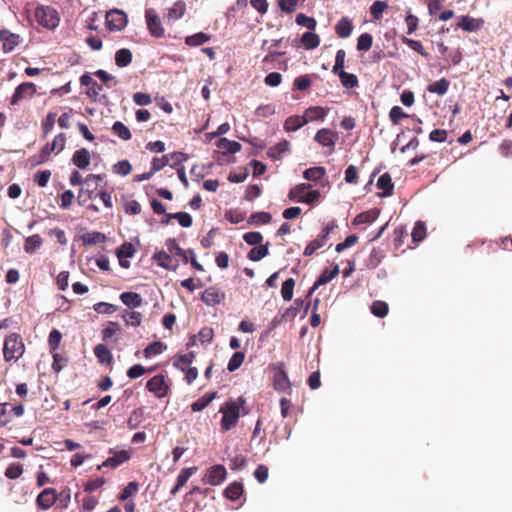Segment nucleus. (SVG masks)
<instances>
[{
	"mask_svg": "<svg viewBox=\"0 0 512 512\" xmlns=\"http://www.w3.org/2000/svg\"><path fill=\"white\" fill-rule=\"evenodd\" d=\"M25 352L23 339L18 333L6 336L3 347V357L6 362H17Z\"/></svg>",
	"mask_w": 512,
	"mask_h": 512,
	"instance_id": "f257e3e1",
	"label": "nucleus"
},
{
	"mask_svg": "<svg viewBox=\"0 0 512 512\" xmlns=\"http://www.w3.org/2000/svg\"><path fill=\"white\" fill-rule=\"evenodd\" d=\"M110 453H113V456L108 457L100 466L101 467H111L116 468L122 465L124 462L128 461L131 457L130 452L127 450L113 451L110 450Z\"/></svg>",
	"mask_w": 512,
	"mask_h": 512,
	"instance_id": "2eb2a0df",
	"label": "nucleus"
},
{
	"mask_svg": "<svg viewBox=\"0 0 512 512\" xmlns=\"http://www.w3.org/2000/svg\"><path fill=\"white\" fill-rule=\"evenodd\" d=\"M268 244L269 243H267L266 245H258L253 247L248 253V258L251 261H259L265 256H267L269 253Z\"/></svg>",
	"mask_w": 512,
	"mask_h": 512,
	"instance_id": "49530a36",
	"label": "nucleus"
},
{
	"mask_svg": "<svg viewBox=\"0 0 512 512\" xmlns=\"http://www.w3.org/2000/svg\"><path fill=\"white\" fill-rule=\"evenodd\" d=\"M339 274V266L335 265L331 270L328 268L324 269L320 276L315 281L314 285L309 290L308 295H311L314 293L315 290H317L321 285H324L328 282H330L333 278H335Z\"/></svg>",
	"mask_w": 512,
	"mask_h": 512,
	"instance_id": "f3484780",
	"label": "nucleus"
},
{
	"mask_svg": "<svg viewBox=\"0 0 512 512\" xmlns=\"http://www.w3.org/2000/svg\"><path fill=\"white\" fill-rule=\"evenodd\" d=\"M135 248L131 243H124L116 252L119 259L130 258L134 255Z\"/></svg>",
	"mask_w": 512,
	"mask_h": 512,
	"instance_id": "774afa93",
	"label": "nucleus"
},
{
	"mask_svg": "<svg viewBox=\"0 0 512 512\" xmlns=\"http://www.w3.org/2000/svg\"><path fill=\"white\" fill-rule=\"evenodd\" d=\"M373 43V37L369 33H363L357 40V50L368 51Z\"/></svg>",
	"mask_w": 512,
	"mask_h": 512,
	"instance_id": "680f3d73",
	"label": "nucleus"
},
{
	"mask_svg": "<svg viewBox=\"0 0 512 512\" xmlns=\"http://www.w3.org/2000/svg\"><path fill=\"white\" fill-rule=\"evenodd\" d=\"M238 400L243 402L242 398H239ZM241 405L242 403L231 401L227 402L225 407L220 409V412L222 413L221 428L224 431L230 430L237 424Z\"/></svg>",
	"mask_w": 512,
	"mask_h": 512,
	"instance_id": "7ed1b4c3",
	"label": "nucleus"
},
{
	"mask_svg": "<svg viewBox=\"0 0 512 512\" xmlns=\"http://www.w3.org/2000/svg\"><path fill=\"white\" fill-rule=\"evenodd\" d=\"M9 406V403H0V428L6 426L12 420Z\"/></svg>",
	"mask_w": 512,
	"mask_h": 512,
	"instance_id": "69168bd1",
	"label": "nucleus"
},
{
	"mask_svg": "<svg viewBox=\"0 0 512 512\" xmlns=\"http://www.w3.org/2000/svg\"><path fill=\"white\" fill-rule=\"evenodd\" d=\"M145 18L150 34L156 38L163 37L165 30L155 10L152 8L147 9L145 11Z\"/></svg>",
	"mask_w": 512,
	"mask_h": 512,
	"instance_id": "6e6552de",
	"label": "nucleus"
},
{
	"mask_svg": "<svg viewBox=\"0 0 512 512\" xmlns=\"http://www.w3.org/2000/svg\"><path fill=\"white\" fill-rule=\"evenodd\" d=\"M450 82L446 78H442L438 81L433 82L427 87V90L430 93H435L437 95L443 96L447 93L449 89Z\"/></svg>",
	"mask_w": 512,
	"mask_h": 512,
	"instance_id": "72a5a7b5",
	"label": "nucleus"
},
{
	"mask_svg": "<svg viewBox=\"0 0 512 512\" xmlns=\"http://www.w3.org/2000/svg\"><path fill=\"white\" fill-rule=\"evenodd\" d=\"M407 117L408 114L399 106H393L389 112V119L394 125H398L402 119Z\"/></svg>",
	"mask_w": 512,
	"mask_h": 512,
	"instance_id": "e2e57ef3",
	"label": "nucleus"
},
{
	"mask_svg": "<svg viewBox=\"0 0 512 512\" xmlns=\"http://www.w3.org/2000/svg\"><path fill=\"white\" fill-rule=\"evenodd\" d=\"M216 392H209L194 402V411H201L215 398Z\"/></svg>",
	"mask_w": 512,
	"mask_h": 512,
	"instance_id": "0e129e2a",
	"label": "nucleus"
},
{
	"mask_svg": "<svg viewBox=\"0 0 512 512\" xmlns=\"http://www.w3.org/2000/svg\"><path fill=\"white\" fill-rule=\"evenodd\" d=\"M80 84L88 87L87 95L93 101H97L98 96L103 89L102 85L98 84L89 73H85L80 77Z\"/></svg>",
	"mask_w": 512,
	"mask_h": 512,
	"instance_id": "4468645a",
	"label": "nucleus"
},
{
	"mask_svg": "<svg viewBox=\"0 0 512 512\" xmlns=\"http://www.w3.org/2000/svg\"><path fill=\"white\" fill-rule=\"evenodd\" d=\"M289 148H290V143L287 141V140H283L281 142H279L278 144L270 147L267 151V155L268 157L274 159V160H279L282 158V155L289 151Z\"/></svg>",
	"mask_w": 512,
	"mask_h": 512,
	"instance_id": "c85d7f7f",
	"label": "nucleus"
},
{
	"mask_svg": "<svg viewBox=\"0 0 512 512\" xmlns=\"http://www.w3.org/2000/svg\"><path fill=\"white\" fill-rule=\"evenodd\" d=\"M244 359H245L244 352H240V351L235 352L228 362L227 369L230 372L236 371L242 365Z\"/></svg>",
	"mask_w": 512,
	"mask_h": 512,
	"instance_id": "5fc2aeb1",
	"label": "nucleus"
},
{
	"mask_svg": "<svg viewBox=\"0 0 512 512\" xmlns=\"http://www.w3.org/2000/svg\"><path fill=\"white\" fill-rule=\"evenodd\" d=\"M377 187L383 190V196H391L393 194L394 184L389 173H384L378 178Z\"/></svg>",
	"mask_w": 512,
	"mask_h": 512,
	"instance_id": "c756f323",
	"label": "nucleus"
},
{
	"mask_svg": "<svg viewBox=\"0 0 512 512\" xmlns=\"http://www.w3.org/2000/svg\"><path fill=\"white\" fill-rule=\"evenodd\" d=\"M310 188L311 185L308 183H301L292 187L288 193L289 200L307 204L316 202L320 198L321 194L318 190L306 193V190Z\"/></svg>",
	"mask_w": 512,
	"mask_h": 512,
	"instance_id": "f03ea898",
	"label": "nucleus"
},
{
	"mask_svg": "<svg viewBox=\"0 0 512 512\" xmlns=\"http://www.w3.org/2000/svg\"><path fill=\"white\" fill-rule=\"evenodd\" d=\"M301 43L307 50L315 49L320 44V38L312 32H305L301 37Z\"/></svg>",
	"mask_w": 512,
	"mask_h": 512,
	"instance_id": "4c0bfd02",
	"label": "nucleus"
},
{
	"mask_svg": "<svg viewBox=\"0 0 512 512\" xmlns=\"http://www.w3.org/2000/svg\"><path fill=\"white\" fill-rule=\"evenodd\" d=\"M401 41L403 44L407 45L413 51L417 52L423 57H428V53L425 51L422 43L418 40L410 39L406 36H402Z\"/></svg>",
	"mask_w": 512,
	"mask_h": 512,
	"instance_id": "de8ad7c7",
	"label": "nucleus"
},
{
	"mask_svg": "<svg viewBox=\"0 0 512 512\" xmlns=\"http://www.w3.org/2000/svg\"><path fill=\"white\" fill-rule=\"evenodd\" d=\"M224 299V293L217 287H209L202 293V300L209 306H215Z\"/></svg>",
	"mask_w": 512,
	"mask_h": 512,
	"instance_id": "a211bd4d",
	"label": "nucleus"
},
{
	"mask_svg": "<svg viewBox=\"0 0 512 512\" xmlns=\"http://www.w3.org/2000/svg\"><path fill=\"white\" fill-rule=\"evenodd\" d=\"M106 239V235L98 231L87 232L81 236L82 243L85 246L101 244L106 242Z\"/></svg>",
	"mask_w": 512,
	"mask_h": 512,
	"instance_id": "bb28decb",
	"label": "nucleus"
},
{
	"mask_svg": "<svg viewBox=\"0 0 512 512\" xmlns=\"http://www.w3.org/2000/svg\"><path fill=\"white\" fill-rule=\"evenodd\" d=\"M185 10H186L185 3L182 1H178V2L174 3V5L169 9L168 17L170 19L177 20L184 15Z\"/></svg>",
	"mask_w": 512,
	"mask_h": 512,
	"instance_id": "4d7b16f0",
	"label": "nucleus"
},
{
	"mask_svg": "<svg viewBox=\"0 0 512 512\" xmlns=\"http://www.w3.org/2000/svg\"><path fill=\"white\" fill-rule=\"evenodd\" d=\"M112 132L117 135L120 139L128 141L131 139L132 134L127 126L121 121H116L112 126Z\"/></svg>",
	"mask_w": 512,
	"mask_h": 512,
	"instance_id": "37998d69",
	"label": "nucleus"
},
{
	"mask_svg": "<svg viewBox=\"0 0 512 512\" xmlns=\"http://www.w3.org/2000/svg\"><path fill=\"white\" fill-rule=\"evenodd\" d=\"M127 24L126 14L118 9H113L106 14V25L110 31H120Z\"/></svg>",
	"mask_w": 512,
	"mask_h": 512,
	"instance_id": "0eeeda50",
	"label": "nucleus"
},
{
	"mask_svg": "<svg viewBox=\"0 0 512 512\" xmlns=\"http://www.w3.org/2000/svg\"><path fill=\"white\" fill-rule=\"evenodd\" d=\"M226 476V468L223 465L218 464L207 470L204 476V481L210 485L216 486L221 484L226 479Z\"/></svg>",
	"mask_w": 512,
	"mask_h": 512,
	"instance_id": "9b49d317",
	"label": "nucleus"
},
{
	"mask_svg": "<svg viewBox=\"0 0 512 512\" xmlns=\"http://www.w3.org/2000/svg\"><path fill=\"white\" fill-rule=\"evenodd\" d=\"M388 8L387 2L375 1L370 6V14L374 20H380L383 17V12Z\"/></svg>",
	"mask_w": 512,
	"mask_h": 512,
	"instance_id": "8fccbe9b",
	"label": "nucleus"
},
{
	"mask_svg": "<svg viewBox=\"0 0 512 512\" xmlns=\"http://www.w3.org/2000/svg\"><path fill=\"white\" fill-rule=\"evenodd\" d=\"M371 312L376 317L383 318L388 313V304L380 300L374 301L371 305Z\"/></svg>",
	"mask_w": 512,
	"mask_h": 512,
	"instance_id": "864d4df0",
	"label": "nucleus"
},
{
	"mask_svg": "<svg viewBox=\"0 0 512 512\" xmlns=\"http://www.w3.org/2000/svg\"><path fill=\"white\" fill-rule=\"evenodd\" d=\"M192 475V468H185L179 473L175 486L171 489V494L175 495L188 481Z\"/></svg>",
	"mask_w": 512,
	"mask_h": 512,
	"instance_id": "79ce46f5",
	"label": "nucleus"
},
{
	"mask_svg": "<svg viewBox=\"0 0 512 512\" xmlns=\"http://www.w3.org/2000/svg\"><path fill=\"white\" fill-rule=\"evenodd\" d=\"M385 257L384 251L380 248H373L367 259V267L374 269L380 265Z\"/></svg>",
	"mask_w": 512,
	"mask_h": 512,
	"instance_id": "58836bf2",
	"label": "nucleus"
},
{
	"mask_svg": "<svg viewBox=\"0 0 512 512\" xmlns=\"http://www.w3.org/2000/svg\"><path fill=\"white\" fill-rule=\"evenodd\" d=\"M166 349V345L161 341L150 343L143 351L145 358H151L161 354Z\"/></svg>",
	"mask_w": 512,
	"mask_h": 512,
	"instance_id": "ea45409f",
	"label": "nucleus"
},
{
	"mask_svg": "<svg viewBox=\"0 0 512 512\" xmlns=\"http://www.w3.org/2000/svg\"><path fill=\"white\" fill-rule=\"evenodd\" d=\"M23 465L20 463H12L5 470V476L8 479H18L23 473Z\"/></svg>",
	"mask_w": 512,
	"mask_h": 512,
	"instance_id": "13d9d810",
	"label": "nucleus"
},
{
	"mask_svg": "<svg viewBox=\"0 0 512 512\" xmlns=\"http://www.w3.org/2000/svg\"><path fill=\"white\" fill-rule=\"evenodd\" d=\"M337 75L339 76L340 82L344 88L350 89L359 85L358 77L355 74L343 71Z\"/></svg>",
	"mask_w": 512,
	"mask_h": 512,
	"instance_id": "a19ab883",
	"label": "nucleus"
},
{
	"mask_svg": "<svg viewBox=\"0 0 512 512\" xmlns=\"http://www.w3.org/2000/svg\"><path fill=\"white\" fill-rule=\"evenodd\" d=\"M269 369L274 372L273 374V387L277 391H287L291 389V383L285 372V364H271Z\"/></svg>",
	"mask_w": 512,
	"mask_h": 512,
	"instance_id": "39448f33",
	"label": "nucleus"
},
{
	"mask_svg": "<svg viewBox=\"0 0 512 512\" xmlns=\"http://www.w3.org/2000/svg\"><path fill=\"white\" fill-rule=\"evenodd\" d=\"M353 31V23L348 17L341 18L336 26L335 32L340 38H347L351 35Z\"/></svg>",
	"mask_w": 512,
	"mask_h": 512,
	"instance_id": "a878e982",
	"label": "nucleus"
},
{
	"mask_svg": "<svg viewBox=\"0 0 512 512\" xmlns=\"http://www.w3.org/2000/svg\"><path fill=\"white\" fill-rule=\"evenodd\" d=\"M411 236H412L413 242H415V243L421 242L426 237L425 224L421 221H418L412 230Z\"/></svg>",
	"mask_w": 512,
	"mask_h": 512,
	"instance_id": "052dcab7",
	"label": "nucleus"
},
{
	"mask_svg": "<svg viewBox=\"0 0 512 512\" xmlns=\"http://www.w3.org/2000/svg\"><path fill=\"white\" fill-rule=\"evenodd\" d=\"M345 57H346V52L343 49H339L336 52L335 64L332 68V72L334 74L337 75L344 71Z\"/></svg>",
	"mask_w": 512,
	"mask_h": 512,
	"instance_id": "bf43d9fd",
	"label": "nucleus"
},
{
	"mask_svg": "<svg viewBox=\"0 0 512 512\" xmlns=\"http://www.w3.org/2000/svg\"><path fill=\"white\" fill-rule=\"evenodd\" d=\"M296 23L301 26H305L310 30H314L316 27V20L312 17L306 16L305 14H298L295 19Z\"/></svg>",
	"mask_w": 512,
	"mask_h": 512,
	"instance_id": "338daca9",
	"label": "nucleus"
},
{
	"mask_svg": "<svg viewBox=\"0 0 512 512\" xmlns=\"http://www.w3.org/2000/svg\"><path fill=\"white\" fill-rule=\"evenodd\" d=\"M146 388L158 398L164 397L168 392V386L165 382L164 376L161 374L152 377L147 382Z\"/></svg>",
	"mask_w": 512,
	"mask_h": 512,
	"instance_id": "f8f14e48",
	"label": "nucleus"
},
{
	"mask_svg": "<svg viewBox=\"0 0 512 512\" xmlns=\"http://www.w3.org/2000/svg\"><path fill=\"white\" fill-rule=\"evenodd\" d=\"M120 300L128 308H138L143 303L141 295L136 292H123L120 295Z\"/></svg>",
	"mask_w": 512,
	"mask_h": 512,
	"instance_id": "b1692460",
	"label": "nucleus"
},
{
	"mask_svg": "<svg viewBox=\"0 0 512 512\" xmlns=\"http://www.w3.org/2000/svg\"><path fill=\"white\" fill-rule=\"evenodd\" d=\"M307 124V119H304V116H290L285 120L284 129L288 132L296 131L300 129L302 126Z\"/></svg>",
	"mask_w": 512,
	"mask_h": 512,
	"instance_id": "2f4dec72",
	"label": "nucleus"
},
{
	"mask_svg": "<svg viewBox=\"0 0 512 512\" xmlns=\"http://www.w3.org/2000/svg\"><path fill=\"white\" fill-rule=\"evenodd\" d=\"M244 494V487L241 482L234 481L224 490V496L230 501H237Z\"/></svg>",
	"mask_w": 512,
	"mask_h": 512,
	"instance_id": "4be33fe9",
	"label": "nucleus"
},
{
	"mask_svg": "<svg viewBox=\"0 0 512 512\" xmlns=\"http://www.w3.org/2000/svg\"><path fill=\"white\" fill-rule=\"evenodd\" d=\"M326 174V170L324 167L315 166L309 169H306L303 173V177L308 181L317 182L322 179Z\"/></svg>",
	"mask_w": 512,
	"mask_h": 512,
	"instance_id": "c9c22d12",
	"label": "nucleus"
},
{
	"mask_svg": "<svg viewBox=\"0 0 512 512\" xmlns=\"http://www.w3.org/2000/svg\"><path fill=\"white\" fill-rule=\"evenodd\" d=\"M328 110L321 106H312L305 110L304 119L308 122L312 121H323L327 116Z\"/></svg>",
	"mask_w": 512,
	"mask_h": 512,
	"instance_id": "412c9836",
	"label": "nucleus"
},
{
	"mask_svg": "<svg viewBox=\"0 0 512 512\" xmlns=\"http://www.w3.org/2000/svg\"><path fill=\"white\" fill-rule=\"evenodd\" d=\"M43 240L39 234H34L25 239L24 251L28 254L34 253L41 247Z\"/></svg>",
	"mask_w": 512,
	"mask_h": 512,
	"instance_id": "473e14b6",
	"label": "nucleus"
},
{
	"mask_svg": "<svg viewBox=\"0 0 512 512\" xmlns=\"http://www.w3.org/2000/svg\"><path fill=\"white\" fill-rule=\"evenodd\" d=\"M173 365L185 373L188 383L192 382V353L180 354L174 357Z\"/></svg>",
	"mask_w": 512,
	"mask_h": 512,
	"instance_id": "9d476101",
	"label": "nucleus"
},
{
	"mask_svg": "<svg viewBox=\"0 0 512 512\" xmlns=\"http://www.w3.org/2000/svg\"><path fill=\"white\" fill-rule=\"evenodd\" d=\"M326 244L325 236H318L316 239L308 243L304 250L305 256L313 255L318 249L322 248Z\"/></svg>",
	"mask_w": 512,
	"mask_h": 512,
	"instance_id": "09e8293b",
	"label": "nucleus"
},
{
	"mask_svg": "<svg viewBox=\"0 0 512 512\" xmlns=\"http://www.w3.org/2000/svg\"><path fill=\"white\" fill-rule=\"evenodd\" d=\"M35 17L40 25L48 29H54L59 24L58 13L50 6L37 8Z\"/></svg>",
	"mask_w": 512,
	"mask_h": 512,
	"instance_id": "20e7f679",
	"label": "nucleus"
},
{
	"mask_svg": "<svg viewBox=\"0 0 512 512\" xmlns=\"http://www.w3.org/2000/svg\"><path fill=\"white\" fill-rule=\"evenodd\" d=\"M94 354L98 361L102 364H109L112 361V354L104 344H98L94 348Z\"/></svg>",
	"mask_w": 512,
	"mask_h": 512,
	"instance_id": "f704fd0d",
	"label": "nucleus"
},
{
	"mask_svg": "<svg viewBox=\"0 0 512 512\" xmlns=\"http://www.w3.org/2000/svg\"><path fill=\"white\" fill-rule=\"evenodd\" d=\"M0 40L6 53L13 51L20 44V36L6 29L0 30Z\"/></svg>",
	"mask_w": 512,
	"mask_h": 512,
	"instance_id": "dca6fc26",
	"label": "nucleus"
},
{
	"mask_svg": "<svg viewBox=\"0 0 512 512\" xmlns=\"http://www.w3.org/2000/svg\"><path fill=\"white\" fill-rule=\"evenodd\" d=\"M143 418H144L143 408L134 409L127 420L128 427L130 429H136L143 421Z\"/></svg>",
	"mask_w": 512,
	"mask_h": 512,
	"instance_id": "c03bdc74",
	"label": "nucleus"
},
{
	"mask_svg": "<svg viewBox=\"0 0 512 512\" xmlns=\"http://www.w3.org/2000/svg\"><path fill=\"white\" fill-rule=\"evenodd\" d=\"M121 317L126 325L138 327L142 323L143 315L138 311L124 310Z\"/></svg>",
	"mask_w": 512,
	"mask_h": 512,
	"instance_id": "7c9ffc66",
	"label": "nucleus"
},
{
	"mask_svg": "<svg viewBox=\"0 0 512 512\" xmlns=\"http://www.w3.org/2000/svg\"><path fill=\"white\" fill-rule=\"evenodd\" d=\"M294 286L295 280L293 278H289L283 282L281 288V295L285 301H290L292 299Z\"/></svg>",
	"mask_w": 512,
	"mask_h": 512,
	"instance_id": "6e6d98bb",
	"label": "nucleus"
},
{
	"mask_svg": "<svg viewBox=\"0 0 512 512\" xmlns=\"http://www.w3.org/2000/svg\"><path fill=\"white\" fill-rule=\"evenodd\" d=\"M216 145L224 154H235L241 150L239 142L227 138H220Z\"/></svg>",
	"mask_w": 512,
	"mask_h": 512,
	"instance_id": "393cba45",
	"label": "nucleus"
},
{
	"mask_svg": "<svg viewBox=\"0 0 512 512\" xmlns=\"http://www.w3.org/2000/svg\"><path fill=\"white\" fill-rule=\"evenodd\" d=\"M272 220V216L268 212L252 213L248 219V223L252 225L268 224Z\"/></svg>",
	"mask_w": 512,
	"mask_h": 512,
	"instance_id": "a18cd8bd",
	"label": "nucleus"
},
{
	"mask_svg": "<svg viewBox=\"0 0 512 512\" xmlns=\"http://www.w3.org/2000/svg\"><path fill=\"white\" fill-rule=\"evenodd\" d=\"M338 138V133L328 128H322L318 130L314 136V140L319 145H321L322 147L330 148L332 151L335 148Z\"/></svg>",
	"mask_w": 512,
	"mask_h": 512,
	"instance_id": "1a4fd4ad",
	"label": "nucleus"
},
{
	"mask_svg": "<svg viewBox=\"0 0 512 512\" xmlns=\"http://www.w3.org/2000/svg\"><path fill=\"white\" fill-rule=\"evenodd\" d=\"M57 114L54 112H49L46 115V118L42 121V137L46 138L48 134L52 131Z\"/></svg>",
	"mask_w": 512,
	"mask_h": 512,
	"instance_id": "3c124183",
	"label": "nucleus"
},
{
	"mask_svg": "<svg viewBox=\"0 0 512 512\" xmlns=\"http://www.w3.org/2000/svg\"><path fill=\"white\" fill-rule=\"evenodd\" d=\"M132 62V53L127 48L119 49L115 54V64L118 67H126Z\"/></svg>",
	"mask_w": 512,
	"mask_h": 512,
	"instance_id": "e433bc0d",
	"label": "nucleus"
},
{
	"mask_svg": "<svg viewBox=\"0 0 512 512\" xmlns=\"http://www.w3.org/2000/svg\"><path fill=\"white\" fill-rule=\"evenodd\" d=\"M483 23L484 21L482 19H476L468 15H465L461 16L460 21L457 24V27L467 32H473L479 30L482 27Z\"/></svg>",
	"mask_w": 512,
	"mask_h": 512,
	"instance_id": "aec40b11",
	"label": "nucleus"
},
{
	"mask_svg": "<svg viewBox=\"0 0 512 512\" xmlns=\"http://www.w3.org/2000/svg\"><path fill=\"white\" fill-rule=\"evenodd\" d=\"M37 93L36 85L32 82H23L15 88L10 98V104L15 106L21 101L31 99Z\"/></svg>",
	"mask_w": 512,
	"mask_h": 512,
	"instance_id": "423d86ee",
	"label": "nucleus"
},
{
	"mask_svg": "<svg viewBox=\"0 0 512 512\" xmlns=\"http://www.w3.org/2000/svg\"><path fill=\"white\" fill-rule=\"evenodd\" d=\"M380 214V211L376 208L358 214L354 220V225L369 224L374 222Z\"/></svg>",
	"mask_w": 512,
	"mask_h": 512,
	"instance_id": "cd10ccee",
	"label": "nucleus"
},
{
	"mask_svg": "<svg viewBox=\"0 0 512 512\" xmlns=\"http://www.w3.org/2000/svg\"><path fill=\"white\" fill-rule=\"evenodd\" d=\"M167 247L171 255L181 257L185 263H188L189 260L192 262V252L190 250L184 251L174 239L167 241Z\"/></svg>",
	"mask_w": 512,
	"mask_h": 512,
	"instance_id": "5701e85b",
	"label": "nucleus"
},
{
	"mask_svg": "<svg viewBox=\"0 0 512 512\" xmlns=\"http://www.w3.org/2000/svg\"><path fill=\"white\" fill-rule=\"evenodd\" d=\"M71 161L76 167L84 170L90 165V152L86 148L76 150L72 156Z\"/></svg>",
	"mask_w": 512,
	"mask_h": 512,
	"instance_id": "6ab92c4d",
	"label": "nucleus"
},
{
	"mask_svg": "<svg viewBox=\"0 0 512 512\" xmlns=\"http://www.w3.org/2000/svg\"><path fill=\"white\" fill-rule=\"evenodd\" d=\"M57 491L54 488H45L36 499L39 508L48 510L57 500Z\"/></svg>",
	"mask_w": 512,
	"mask_h": 512,
	"instance_id": "ddd939ff",
	"label": "nucleus"
},
{
	"mask_svg": "<svg viewBox=\"0 0 512 512\" xmlns=\"http://www.w3.org/2000/svg\"><path fill=\"white\" fill-rule=\"evenodd\" d=\"M66 141V134L60 133L54 137L51 143L48 144L51 146V150H53L55 154H58L64 150Z\"/></svg>",
	"mask_w": 512,
	"mask_h": 512,
	"instance_id": "603ef678",
	"label": "nucleus"
}]
</instances>
